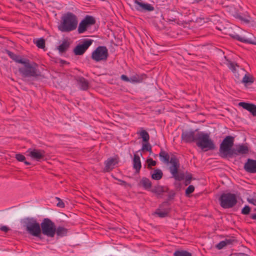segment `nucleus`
<instances>
[{"mask_svg":"<svg viewBox=\"0 0 256 256\" xmlns=\"http://www.w3.org/2000/svg\"><path fill=\"white\" fill-rule=\"evenodd\" d=\"M22 64L18 68V71L23 77L37 78L41 76L38 66L36 62L26 58Z\"/></svg>","mask_w":256,"mask_h":256,"instance_id":"obj_1","label":"nucleus"},{"mask_svg":"<svg viewBox=\"0 0 256 256\" xmlns=\"http://www.w3.org/2000/svg\"><path fill=\"white\" fill-rule=\"evenodd\" d=\"M78 22L77 16L73 13L68 12L62 17L58 28L62 32H70L76 28Z\"/></svg>","mask_w":256,"mask_h":256,"instance_id":"obj_2","label":"nucleus"},{"mask_svg":"<svg viewBox=\"0 0 256 256\" xmlns=\"http://www.w3.org/2000/svg\"><path fill=\"white\" fill-rule=\"evenodd\" d=\"M196 144L198 147L205 152L214 150L216 148L214 142L210 138V134L203 132H198Z\"/></svg>","mask_w":256,"mask_h":256,"instance_id":"obj_3","label":"nucleus"},{"mask_svg":"<svg viewBox=\"0 0 256 256\" xmlns=\"http://www.w3.org/2000/svg\"><path fill=\"white\" fill-rule=\"evenodd\" d=\"M22 224L26 232L30 235L42 238L40 224L34 218H26L22 220Z\"/></svg>","mask_w":256,"mask_h":256,"instance_id":"obj_4","label":"nucleus"},{"mask_svg":"<svg viewBox=\"0 0 256 256\" xmlns=\"http://www.w3.org/2000/svg\"><path fill=\"white\" fill-rule=\"evenodd\" d=\"M234 144V138L232 136H226L220 144V152L223 158L232 157L235 148H232Z\"/></svg>","mask_w":256,"mask_h":256,"instance_id":"obj_5","label":"nucleus"},{"mask_svg":"<svg viewBox=\"0 0 256 256\" xmlns=\"http://www.w3.org/2000/svg\"><path fill=\"white\" fill-rule=\"evenodd\" d=\"M169 163L171 166L169 168L170 172L176 180L181 181L184 178V174L182 172H179V161L175 156H171Z\"/></svg>","mask_w":256,"mask_h":256,"instance_id":"obj_6","label":"nucleus"},{"mask_svg":"<svg viewBox=\"0 0 256 256\" xmlns=\"http://www.w3.org/2000/svg\"><path fill=\"white\" fill-rule=\"evenodd\" d=\"M218 200L220 206L225 209L233 208L238 202L236 195L230 192L222 194Z\"/></svg>","mask_w":256,"mask_h":256,"instance_id":"obj_7","label":"nucleus"},{"mask_svg":"<svg viewBox=\"0 0 256 256\" xmlns=\"http://www.w3.org/2000/svg\"><path fill=\"white\" fill-rule=\"evenodd\" d=\"M41 234L49 238H54L56 227L54 223L48 218H44L40 224Z\"/></svg>","mask_w":256,"mask_h":256,"instance_id":"obj_8","label":"nucleus"},{"mask_svg":"<svg viewBox=\"0 0 256 256\" xmlns=\"http://www.w3.org/2000/svg\"><path fill=\"white\" fill-rule=\"evenodd\" d=\"M108 56V50L105 46H98L91 55V58L96 62L106 61Z\"/></svg>","mask_w":256,"mask_h":256,"instance_id":"obj_9","label":"nucleus"},{"mask_svg":"<svg viewBox=\"0 0 256 256\" xmlns=\"http://www.w3.org/2000/svg\"><path fill=\"white\" fill-rule=\"evenodd\" d=\"M96 22V18L93 16L86 15L79 24L78 29V34L84 33Z\"/></svg>","mask_w":256,"mask_h":256,"instance_id":"obj_10","label":"nucleus"},{"mask_svg":"<svg viewBox=\"0 0 256 256\" xmlns=\"http://www.w3.org/2000/svg\"><path fill=\"white\" fill-rule=\"evenodd\" d=\"M134 9L139 12H150L154 10L152 4L145 2L143 0H134Z\"/></svg>","mask_w":256,"mask_h":256,"instance_id":"obj_11","label":"nucleus"},{"mask_svg":"<svg viewBox=\"0 0 256 256\" xmlns=\"http://www.w3.org/2000/svg\"><path fill=\"white\" fill-rule=\"evenodd\" d=\"M26 155L32 160L37 162H40L45 158V152L40 149L30 148L26 152Z\"/></svg>","mask_w":256,"mask_h":256,"instance_id":"obj_12","label":"nucleus"},{"mask_svg":"<svg viewBox=\"0 0 256 256\" xmlns=\"http://www.w3.org/2000/svg\"><path fill=\"white\" fill-rule=\"evenodd\" d=\"M93 40L85 39L80 44L77 45L74 50V54L76 56L82 55L88 48L92 44Z\"/></svg>","mask_w":256,"mask_h":256,"instance_id":"obj_13","label":"nucleus"},{"mask_svg":"<svg viewBox=\"0 0 256 256\" xmlns=\"http://www.w3.org/2000/svg\"><path fill=\"white\" fill-rule=\"evenodd\" d=\"M198 132L196 130H186L182 134V140L186 143L196 142Z\"/></svg>","mask_w":256,"mask_h":256,"instance_id":"obj_14","label":"nucleus"},{"mask_svg":"<svg viewBox=\"0 0 256 256\" xmlns=\"http://www.w3.org/2000/svg\"><path fill=\"white\" fill-rule=\"evenodd\" d=\"M228 68L232 72L236 79V80H240V77L244 74L245 70L239 66L237 64L230 62L228 64Z\"/></svg>","mask_w":256,"mask_h":256,"instance_id":"obj_15","label":"nucleus"},{"mask_svg":"<svg viewBox=\"0 0 256 256\" xmlns=\"http://www.w3.org/2000/svg\"><path fill=\"white\" fill-rule=\"evenodd\" d=\"M118 159L116 157H110L105 161V167L104 171L105 172H109L112 170L114 166L118 164Z\"/></svg>","mask_w":256,"mask_h":256,"instance_id":"obj_16","label":"nucleus"},{"mask_svg":"<svg viewBox=\"0 0 256 256\" xmlns=\"http://www.w3.org/2000/svg\"><path fill=\"white\" fill-rule=\"evenodd\" d=\"M244 169L249 173H256V160L248 158L244 165Z\"/></svg>","mask_w":256,"mask_h":256,"instance_id":"obj_17","label":"nucleus"},{"mask_svg":"<svg viewBox=\"0 0 256 256\" xmlns=\"http://www.w3.org/2000/svg\"><path fill=\"white\" fill-rule=\"evenodd\" d=\"M230 36L232 38L242 42L256 44V42L254 40L250 38H248V36H242L236 33L230 34Z\"/></svg>","mask_w":256,"mask_h":256,"instance_id":"obj_18","label":"nucleus"},{"mask_svg":"<svg viewBox=\"0 0 256 256\" xmlns=\"http://www.w3.org/2000/svg\"><path fill=\"white\" fill-rule=\"evenodd\" d=\"M239 106L249 111L254 116H256V106L254 104L240 102Z\"/></svg>","mask_w":256,"mask_h":256,"instance_id":"obj_19","label":"nucleus"},{"mask_svg":"<svg viewBox=\"0 0 256 256\" xmlns=\"http://www.w3.org/2000/svg\"><path fill=\"white\" fill-rule=\"evenodd\" d=\"M76 82L80 89L82 90H86L89 88V82L87 80L82 76H78L76 78Z\"/></svg>","mask_w":256,"mask_h":256,"instance_id":"obj_20","label":"nucleus"},{"mask_svg":"<svg viewBox=\"0 0 256 256\" xmlns=\"http://www.w3.org/2000/svg\"><path fill=\"white\" fill-rule=\"evenodd\" d=\"M249 149L244 144H240L237 146L235 148V151L234 152V154H233L232 156H238V154H245L248 153Z\"/></svg>","mask_w":256,"mask_h":256,"instance_id":"obj_21","label":"nucleus"},{"mask_svg":"<svg viewBox=\"0 0 256 256\" xmlns=\"http://www.w3.org/2000/svg\"><path fill=\"white\" fill-rule=\"evenodd\" d=\"M133 167H134V168L136 170V172H139L141 168L142 165H141L140 157L137 154H134V156Z\"/></svg>","mask_w":256,"mask_h":256,"instance_id":"obj_22","label":"nucleus"},{"mask_svg":"<svg viewBox=\"0 0 256 256\" xmlns=\"http://www.w3.org/2000/svg\"><path fill=\"white\" fill-rule=\"evenodd\" d=\"M8 56L14 62L17 63L22 64L24 61L26 59V58H22L20 56L12 52L7 50L6 52Z\"/></svg>","mask_w":256,"mask_h":256,"instance_id":"obj_23","label":"nucleus"},{"mask_svg":"<svg viewBox=\"0 0 256 256\" xmlns=\"http://www.w3.org/2000/svg\"><path fill=\"white\" fill-rule=\"evenodd\" d=\"M168 188L161 186H155L152 190V192L157 194L158 195L162 194L163 192H167Z\"/></svg>","mask_w":256,"mask_h":256,"instance_id":"obj_24","label":"nucleus"},{"mask_svg":"<svg viewBox=\"0 0 256 256\" xmlns=\"http://www.w3.org/2000/svg\"><path fill=\"white\" fill-rule=\"evenodd\" d=\"M159 156L160 160L164 163H169V161L170 160V158L167 152L162 150L159 154Z\"/></svg>","mask_w":256,"mask_h":256,"instance_id":"obj_25","label":"nucleus"},{"mask_svg":"<svg viewBox=\"0 0 256 256\" xmlns=\"http://www.w3.org/2000/svg\"><path fill=\"white\" fill-rule=\"evenodd\" d=\"M70 44L67 40H64L62 43L58 47L60 53L65 52L69 48Z\"/></svg>","mask_w":256,"mask_h":256,"instance_id":"obj_26","label":"nucleus"},{"mask_svg":"<svg viewBox=\"0 0 256 256\" xmlns=\"http://www.w3.org/2000/svg\"><path fill=\"white\" fill-rule=\"evenodd\" d=\"M242 82L245 85H250L254 82V77L248 74H245L242 78Z\"/></svg>","mask_w":256,"mask_h":256,"instance_id":"obj_27","label":"nucleus"},{"mask_svg":"<svg viewBox=\"0 0 256 256\" xmlns=\"http://www.w3.org/2000/svg\"><path fill=\"white\" fill-rule=\"evenodd\" d=\"M140 184L146 190H150L152 185L150 180L145 177L142 178L140 181Z\"/></svg>","mask_w":256,"mask_h":256,"instance_id":"obj_28","label":"nucleus"},{"mask_svg":"<svg viewBox=\"0 0 256 256\" xmlns=\"http://www.w3.org/2000/svg\"><path fill=\"white\" fill-rule=\"evenodd\" d=\"M68 232V229L63 226H59L56 228V234L59 237H63L66 236Z\"/></svg>","mask_w":256,"mask_h":256,"instance_id":"obj_29","label":"nucleus"},{"mask_svg":"<svg viewBox=\"0 0 256 256\" xmlns=\"http://www.w3.org/2000/svg\"><path fill=\"white\" fill-rule=\"evenodd\" d=\"M162 176L163 173L161 170L156 169L152 174V178L154 180H160L162 178Z\"/></svg>","mask_w":256,"mask_h":256,"instance_id":"obj_30","label":"nucleus"},{"mask_svg":"<svg viewBox=\"0 0 256 256\" xmlns=\"http://www.w3.org/2000/svg\"><path fill=\"white\" fill-rule=\"evenodd\" d=\"M137 134L140 136L144 142H148L150 136L146 130H142L141 131L138 132Z\"/></svg>","mask_w":256,"mask_h":256,"instance_id":"obj_31","label":"nucleus"},{"mask_svg":"<svg viewBox=\"0 0 256 256\" xmlns=\"http://www.w3.org/2000/svg\"><path fill=\"white\" fill-rule=\"evenodd\" d=\"M154 213L161 218L167 216L168 214L167 209L164 210V211L161 210V209H156Z\"/></svg>","mask_w":256,"mask_h":256,"instance_id":"obj_32","label":"nucleus"},{"mask_svg":"<svg viewBox=\"0 0 256 256\" xmlns=\"http://www.w3.org/2000/svg\"><path fill=\"white\" fill-rule=\"evenodd\" d=\"M16 158L19 162H24L26 165L30 166V163L26 161V157L21 154H16Z\"/></svg>","mask_w":256,"mask_h":256,"instance_id":"obj_33","label":"nucleus"},{"mask_svg":"<svg viewBox=\"0 0 256 256\" xmlns=\"http://www.w3.org/2000/svg\"><path fill=\"white\" fill-rule=\"evenodd\" d=\"M174 256H192V254L186 250H178L174 254Z\"/></svg>","mask_w":256,"mask_h":256,"instance_id":"obj_34","label":"nucleus"},{"mask_svg":"<svg viewBox=\"0 0 256 256\" xmlns=\"http://www.w3.org/2000/svg\"><path fill=\"white\" fill-rule=\"evenodd\" d=\"M142 77L138 75H134L130 78V82L138 83L142 82Z\"/></svg>","mask_w":256,"mask_h":256,"instance_id":"obj_35","label":"nucleus"},{"mask_svg":"<svg viewBox=\"0 0 256 256\" xmlns=\"http://www.w3.org/2000/svg\"><path fill=\"white\" fill-rule=\"evenodd\" d=\"M36 44L38 48H43L45 47V40L42 38L38 39L36 42Z\"/></svg>","mask_w":256,"mask_h":256,"instance_id":"obj_36","label":"nucleus"},{"mask_svg":"<svg viewBox=\"0 0 256 256\" xmlns=\"http://www.w3.org/2000/svg\"><path fill=\"white\" fill-rule=\"evenodd\" d=\"M158 209H161V210L164 211V210L167 209L168 212L170 211V208H169V203L168 202H162Z\"/></svg>","mask_w":256,"mask_h":256,"instance_id":"obj_37","label":"nucleus"},{"mask_svg":"<svg viewBox=\"0 0 256 256\" xmlns=\"http://www.w3.org/2000/svg\"><path fill=\"white\" fill-rule=\"evenodd\" d=\"M142 150L148 152H152V146L148 142H146L142 144Z\"/></svg>","mask_w":256,"mask_h":256,"instance_id":"obj_38","label":"nucleus"},{"mask_svg":"<svg viewBox=\"0 0 256 256\" xmlns=\"http://www.w3.org/2000/svg\"><path fill=\"white\" fill-rule=\"evenodd\" d=\"M194 190V187L192 185L189 186L186 190V195L189 196L190 194L192 193Z\"/></svg>","mask_w":256,"mask_h":256,"instance_id":"obj_39","label":"nucleus"},{"mask_svg":"<svg viewBox=\"0 0 256 256\" xmlns=\"http://www.w3.org/2000/svg\"><path fill=\"white\" fill-rule=\"evenodd\" d=\"M55 199L58 201L56 203V206L60 208H64L65 206L64 203L63 201L59 198L56 197Z\"/></svg>","mask_w":256,"mask_h":256,"instance_id":"obj_40","label":"nucleus"},{"mask_svg":"<svg viewBox=\"0 0 256 256\" xmlns=\"http://www.w3.org/2000/svg\"><path fill=\"white\" fill-rule=\"evenodd\" d=\"M250 210V208L248 206H246L242 210V214H248Z\"/></svg>","mask_w":256,"mask_h":256,"instance_id":"obj_41","label":"nucleus"},{"mask_svg":"<svg viewBox=\"0 0 256 256\" xmlns=\"http://www.w3.org/2000/svg\"><path fill=\"white\" fill-rule=\"evenodd\" d=\"M225 246H226V242H224V240H222L216 245V248L218 250H222Z\"/></svg>","mask_w":256,"mask_h":256,"instance_id":"obj_42","label":"nucleus"},{"mask_svg":"<svg viewBox=\"0 0 256 256\" xmlns=\"http://www.w3.org/2000/svg\"><path fill=\"white\" fill-rule=\"evenodd\" d=\"M147 162L148 164V167H150L152 166H155L156 164V162L155 160H154L151 158L147 160Z\"/></svg>","mask_w":256,"mask_h":256,"instance_id":"obj_43","label":"nucleus"},{"mask_svg":"<svg viewBox=\"0 0 256 256\" xmlns=\"http://www.w3.org/2000/svg\"><path fill=\"white\" fill-rule=\"evenodd\" d=\"M192 179V177L190 174L187 175L185 178V184L186 186H187L188 184H190V183Z\"/></svg>","mask_w":256,"mask_h":256,"instance_id":"obj_44","label":"nucleus"},{"mask_svg":"<svg viewBox=\"0 0 256 256\" xmlns=\"http://www.w3.org/2000/svg\"><path fill=\"white\" fill-rule=\"evenodd\" d=\"M175 196V193L174 191L172 190L168 192V200H170L174 198Z\"/></svg>","mask_w":256,"mask_h":256,"instance_id":"obj_45","label":"nucleus"},{"mask_svg":"<svg viewBox=\"0 0 256 256\" xmlns=\"http://www.w3.org/2000/svg\"><path fill=\"white\" fill-rule=\"evenodd\" d=\"M120 79L124 82H130V78H128L126 75L122 74L120 76Z\"/></svg>","mask_w":256,"mask_h":256,"instance_id":"obj_46","label":"nucleus"},{"mask_svg":"<svg viewBox=\"0 0 256 256\" xmlns=\"http://www.w3.org/2000/svg\"><path fill=\"white\" fill-rule=\"evenodd\" d=\"M234 241V239H226L224 240L226 246L232 244Z\"/></svg>","mask_w":256,"mask_h":256,"instance_id":"obj_47","label":"nucleus"},{"mask_svg":"<svg viewBox=\"0 0 256 256\" xmlns=\"http://www.w3.org/2000/svg\"><path fill=\"white\" fill-rule=\"evenodd\" d=\"M0 230L2 232H7L10 230V228L6 226H3L0 228Z\"/></svg>","mask_w":256,"mask_h":256,"instance_id":"obj_48","label":"nucleus"},{"mask_svg":"<svg viewBox=\"0 0 256 256\" xmlns=\"http://www.w3.org/2000/svg\"><path fill=\"white\" fill-rule=\"evenodd\" d=\"M248 202L256 206V199L255 198H248Z\"/></svg>","mask_w":256,"mask_h":256,"instance_id":"obj_49","label":"nucleus"},{"mask_svg":"<svg viewBox=\"0 0 256 256\" xmlns=\"http://www.w3.org/2000/svg\"><path fill=\"white\" fill-rule=\"evenodd\" d=\"M240 20L244 22H246V23H248L250 22V20L247 18H240Z\"/></svg>","mask_w":256,"mask_h":256,"instance_id":"obj_50","label":"nucleus"},{"mask_svg":"<svg viewBox=\"0 0 256 256\" xmlns=\"http://www.w3.org/2000/svg\"><path fill=\"white\" fill-rule=\"evenodd\" d=\"M250 218L252 220H256V214H252V216H250Z\"/></svg>","mask_w":256,"mask_h":256,"instance_id":"obj_51","label":"nucleus"},{"mask_svg":"<svg viewBox=\"0 0 256 256\" xmlns=\"http://www.w3.org/2000/svg\"><path fill=\"white\" fill-rule=\"evenodd\" d=\"M118 180L121 182L120 184H122V185L124 184H126V182H124V180Z\"/></svg>","mask_w":256,"mask_h":256,"instance_id":"obj_52","label":"nucleus"},{"mask_svg":"<svg viewBox=\"0 0 256 256\" xmlns=\"http://www.w3.org/2000/svg\"><path fill=\"white\" fill-rule=\"evenodd\" d=\"M236 256H248V255L244 253H240Z\"/></svg>","mask_w":256,"mask_h":256,"instance_id":"obj_53","label":"nucleus"}]
</instances>
